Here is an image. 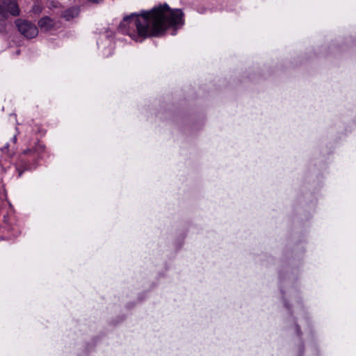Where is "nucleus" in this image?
Segmentation results:
<instances>
[{
    "label": "nucleus",
    "mask_w": 356,
    "mask_h": 356,
    "mask_svg": "<svg viewBox=\"0 0 356 356\" xmlns=\"http://www.w3.org/2000/svg\"><path fill=\"white\" fill-rule=\"evenodd\" d=\"M183 15L181 10H172L165 3L150 10H142L124 17L118 31L136 42H142L146 38L162 35L169 27L181 26Z\"/></svg>",
    "instance_id": "nucleus-1"
},
{
    "label": "nucleus",
    "mask_w": 356,
    "mask_h": 356,
    "mask_svg": "<svg viewBox=\"0 0 356 356\" xmlns=\"http://www.w3.org/2000/svg\"><path fill=\"white\" fill-rule=\"evenodd\" d=\"M44 149V147L42 145L38 144L33 149H27L23 152L15 165L18 177H21L24 171L35 168V163Z\"/></svg>",
    "instance_id": "nucleus-2"
},
{
    "label": "nucleus",
    "mask_w": 356,
    "mask_h": 356,
    "mask_svg": "<svg viewBox=\"0 0 356 356\" xmlns=\"http://www.w3.org/2000/svg\"><path fill=\"white\" fill-rule=\"evenodd\" d=\"M15 24L19 31L27 38H33L38 34L37 26L32 22L22 19H17Z\"/></svg>",
    "instance_id": "nucleus-3"
},
{
    "label": "nucleus",
    "mask_w": 356,
    "mask_h": 356,
    "mask_svg": "<svg viewBox=\"0 0 356 356\" xmlns=\"http://www.w3.org/2000/svg\"><path fill=\"white\" fill-rule=\"evenodd\" d=\"M38 26L43 31H49L58 27L57 23L49 17H44L38 21Z\"/></svg>",
    "instance_id": "nucleus-4"
},
{
    "label": "nucleus",
    "mask_w": 356,
    "mask_h": 356,
    "mask_svg": "<svg viewBox=\"0 0 356 356\" xmlns=\"http://www.w3.org/2000/svg\"><path fill=\"white\" fill-rule=\"evenodd\" d=\"M103 40L101 39L97 41V45L99 49L102 48V53L104 56H108L112 54L113 53V43H112V38L108 37H105L104 43L102 41Z\"/></svg>",
    "instance_id": "nucleus-5"
},
{
    "label": "nucleus",
    "mask_w": 356,
    "mask_h": 356,
    "mask_svg": "<svg viewBox=\"0 0 356 356\" xmlns=\"http://www.w3.org/2000/svg\"><path fill=\"white\" fill-rule=\"evenodd\" d=\"M6 15L8 13L13 16H18L20 10L15 0H6Z\"/></svg>",
    "instance_id": "nucleus-6"
},
{
    "label": "nucleus",
    "mask_w": 356,
    "mask_h": 356,
    "mask_svg": "<svg viewBox=\"0 0 356 356\" xmlns=\"http://www.w3.org/2000/svg\"><path fill=\"white\" fill-rule=\"evenodd\" d=\"M79 13V8H70L67 10H66L63 15V17L66 19V20H70L72 19H73L74 17H76Z\"/></svg>",
    "instance_id": "nucleus-7"
},
{
    "label": "nucleus",
    "mask_w": 356,
    "mask_h": 356,
    "mask_svg": "<svg viewBox=\"0 0 356 356\" xmlns=\"http://www.w3.org/2000/svg\"><path fill=\"white\" fill-rule=\"evenodd\" d=\"M0 15L3 17L6 16V0L0 1Z\"/></svg>",
    "instance_id": "nucleus-8"
},
{
    "label": "nucleus",
    "mask_w": 356,
    "mask_h": 356,
    "mask_svg": "<svg viewBox=\"0 0 356 356\" xmlns=\"http://www.w3.org/2000/svg\"><path fill=\"white\" fill-rule=\"evenodd\" d=\"M42 8L40 5H34L32 8V12L35 14L41 13Z\"/></svg>",
    "instance_id": "nucleus-9"
},
{
    "label": "nucleus",
    "mask_w": 356,
    "mask_h": 356,
    "mask_svg": "<svg viewBox=\"0 0 356 356\" xmlns=\"http://www.w3.org/2000/svg\"><path fill=\"white\" fill-rule=\"evenodd\" d=\"M16 140H17V138H16V136H15L13 137V140H14V142H15V143L16 142Z\"/></svg>",
    "instance_id": "nucleus-10"
},
{
    "label": "nucleus",
    "mask_w": 356,
    "mask_h": 356,
    "mask_svg": "<svg viewBox=\"0 0 356 356\" xmlns=\"http://www.w3.org/2000/svg\"><path fill=\"white\" fill-rule=\"evenodd\" d=\"M297 332H299V327H297Z\"/></svg>",
    "instance_id": "nucleus-11"
}]
</instances>
